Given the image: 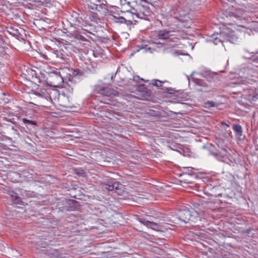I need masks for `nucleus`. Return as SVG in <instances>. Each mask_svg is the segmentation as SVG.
I'll list each match as a JSON object with an SVG mask.
<instances>
[{"mask_svg": "<svg viewBox=\"0 0 258 258\" xmlns=\"http://www.w3.org/2000/svg\"><path fill=\"white\" fill-rule=\"evenodd\" d=\"M199 219V214L197 212L185 208L180 210L178 213V219L185 223L191 222H195Z\"/></svg>", "mask_w": 258, "mask_h": 258, "instance_id": "obj_1", "label": "nucleus"}, {"mask_svg": "<svg viewBox=\"0 0 258 258\" xmlns=\"http://www.w3.org/2000/svg\"><path fill=\"white\" fill-rule=\"evenodd\" d=\"M30 99L29 103L37 106H43L47 100L43 94L37 93L32 94L30 95Z\"/></svg>", "mask_w": 258, "mask_h": 258, "instance_id": "obj_2", "label": "nucleus"}, {"mask_svg": "<svg viewBox=\"0 0 258 258\" xmlns=\"http://www.w3.org/2000/svg\"><path fill=\"white\" fill-rule=\"evenodd\" d=\"M97 93L101 95L108 96V97H115L119 95V93L115 90L108 87H102L99 89H96Z\"/></svg>", "mask_w": 258, "mask_h": 258, "instance_id": "obj_3", "label": "nucleus"}, {"mask_svg": "<svg viewBox=\"0 0 258 258\" xmlns=\"http://www.w3.org/2000/svg\"><path fill=\"white\" fill-rule=\"evenodd\" d=\"M48 80L50 82L49 85L53 87L58 86L62 81V79L60 76L55 73L50 74Z\"/></svg>", "mask_w": 258, "mask_h": 258, "instance_id": "obj_4", "label": "nucleus"}, {"mask_svg": "<svg viewBox=\"0 0 258 258\" xmlns=\"http://www.w3.org/2000/svg\"><path fill=\"white\" fill-rule=\"evenodd\" d=\"M139 220L140 222V223L143 224L146 226H150L153 229H155L157 230H160L159 225L155 222H151L149 220H147L144 219H139Z\"/></svg>", "mask_w": 258, "mask_h": 258, "instance_id": "obj_5", "label": "nucleus"}, {"mask_svg": "<svg viewBox=\"0 0 258 258\" xmlns=\"http://www.w3.org/2000/svg\"><path fill=\"white\" fill-rule=\"evenodd\" d=\"M157 37L160 39H166L169 38V32L166 30H162L158 32Z\"/></svg>", "mask_w": 258, "mask_h": 258, "instance_id": "obj_6", "label": "nucleus"}, {"mask_svg": "<svg viewBox=\"0 0 258 258\" xmlns=\"http://www.w3.org/2000/svg\"><path fill=\"white\" fill-rule=\"evenodd\" d=\"M215 204L216 202H213L212 201H204V202L202 203V205L204 206V207L211 210L215 209L216 208V207L215 206Z\"/></svg>", "mask_w": 258, "mask_h": 258, "instance_id": "obj_7", "label": "nucleus"}, {"mask_svg": "<svg viewBox=\"0 0 258 258\" xmlns=\"http://www.w3.org/2000/svg\"><path fill=\"white\" fill-rule=\"evenodd\" d=\"M9 195L14 200V202L15 204H19L21 200L20 198L17 196L16 193L13 191H10L8 192Z\"/></svg>", "mask_w": 258, "mask_h": 258, "instance_id": "obj_8", "label": "nucleus"}, {"mask_svg": "<svg viewBox=\"0 0 258 258\" xmlns=\"http://www.w3.org/2000/svg\"><path fill=\"white\" fill-rule=\"evenodd\" d=\"M54 57L56 58L64 59L66 58V55L63 54L61 50H56L53 53Z\"/></svg>", "mask_w": 258, "mask_h": 258, "instance_id": "obj_9", "label": "nucleus"}, {"mask_svg": "<svg viewBox=\"0 0 258 258\" xmlns=\"http://www.w3.org/2000/svg\"><path fill=\"white\" fill-rule=\"evenodd\" d=\"M139 11L140 13L142 14L143 16H146L149 15V11L148 9H145V7L143 6L139 7Z\"/></svg>", "mask_w": 258, "mask_h": 258, "instance_id": "obj_10", "label": "nucleus"}, {"mask_svg": "<svg viewBox=\"0 0 258 258\" xmlns=\"http://www.w3.org/2000/svg\"><path fill=\"white\" fill-rule=\"evenodd\" d=\"M234 131L239 135L241 136L242 134V131L241 126L238 124H235L233 126Z\"/></svg>", "mask_w": 258, "mask_h": 258, "instance_id": "obj_11", "label": "nucleus"}, {"mask_svg": "<svg viewBox=\"0 0 258 258\" xmlns=\"http://www.w3.org/2000/svg\"><path fill=\"white\" fill-rule=\"evenodd\" d=\"M22 120H23V122L26 125H32V126H35L36 125V123L33 121L29 120L26 118H23Z\"/></svg>", "mask_w": 258, "mask_h": 258, "instance_id": "obj_12", "label": "nucleus"}, {"mask_svg": "<svg viewBox=\"0 0 258 258\" xmlns=\"http://www.w3.org/2000/svg\"><path fill=\"white\" fill-rule=\"evenodd\" d=\"M153 82L152 83V84L154 86H157L158 88H161V87L162 86V84L163 83V82H161L157 80H154Z\"/></svg>", "mask_w": 258, "mask_h": 258, "instance_id": "obj_13", "label": "nucleus"}, {"mask_svg": "<svg viewBox=\"0 0 258 258\" xmlns=\"http://www.w3.org/2000/svg\"><path fill=\"white\" fill-rule=\"evenodd\" d=\"M206 107H212L215 106V103L213 101H208L205 103Z\"/></svg>", "mask_w": 258, "mask_h": 258, "instance_id": "obj_14", "label": "nucleus"}, {"mask_svg": "<svg viewBox=\"0 0 258 258\" xmlns=\"http://www.w3.org/2000/svg\"><path fill=\"white\" fill-rule=\"evenodd\" d=\"M112 186L114 187V190H118V188H119L120 186H121L122 185L120 184L119 182H115L112 184Z\"/></svg>", "mask_w": 258, "mask_h": 258, "instance_id": "obj_15", "label": "nucleus"}, {"mask_svg": "<svg viewBox=\"0 0 258 258\" xmlns=\"http://www.w3.org/2000/svg\"><path fill=\"white\" fill-rule=\"evenodd\" d=\"M116 19H117L115 20L116 22H119L121 23H125L126 22V20L122 17H119Z\"/></svg>", "mask_w": 258, "mask_h": 258, "instance_id": "obj_16", "label": "nucleus"}, {"mask_svg": "<svg viewBox=\"0 0 258 258\" xmlns=\"http://www.w3.org/2000/svg\"><path fill=\"white\" fill-rule=\"evenodd\" d=\"M6 161L7 160L5 158H0V168L2 167V165H4L5 166H7V165L5 164Z\"/></svg>", "mask_w": 258, "mask_h": 258, "instance_id": "obj_17", "label": "nucleus"}, {"mask_svg": "<svg viewBox=\"0 0 258 258\" xmlns=\"http://www.w3.org/2000/svg\"><path fill=\"white\" fill-rule=\"evenodd\" d=\"M222 41H223L220 38L218 37L215 38L213 40V42L215 44H218L219 42H221Z\"/></svg>", "mask_w": 258, "mask_h": 258, "instance_id": "obj_18", "label": "nucleus"}, {"mask_svg": "<svg viewBox=\"0 0 258 258\" xmlns=\"http://www.w3.org/2000/svg\"><path fill=\"white\" fill-rule=\"evenodd\" d=\"M75 37L78 39H80L82 41H85L86 40V38L84 36L79 34L76 35Z\"/></svg>", "mask_w": 258, "mask_h": 258, "instance_id": "obj_19", "label": "nucleus"}, {"mask_svg": "<svg viewBox=\"0 0 258 258\" xmlns=\"http://www.w3.org/2000/svg\"><path fill=\"white\" fill-rule=\"evenodd\" d=\"M105 188L107 189L109 191H112L114 190V187L112 186V184L111 185H106Z\"/></svg>", "mask_w": 258, "mask_h": 258, "instance_id": "obj_20", "label": "nucleus"}, {"mask_svg": "<svg viewBox=\"0 0 258 258\" xmlns=\"http://www.w3.org/2000/svg\"><path fill=\"white\" fill-rule=\"evenodd\" d=\"M40 2L43 3L49 4L51 2V0H40Z\"/></svg>", "mask_w": 258, "mask_h": 258, "instance_id": "obj_21", "label": "nucleus"}, {"mask_svg": "<svg viewBox=\"0 0 258 258\" xmlns=\"http://www.w3.org/2000/svg\"><path fill=\"white\" fill-rule=\"evenodd\" d=\"M200 85L203 86L204 87H207V85L205 83L201 82Z\"/></svg>", "mask_w": 258, "mask_h": 258, "instance_id": "obj_22", "label": "nucleus"}, {"mask_svg": "<svg viewBox=\"0 0 258 258\" xmlns=\"http://www.w3.org/2000/svg\"><path fill=\"white\" fill-rule=\"evenodd\" d=\"M25 142H26V143H27V144H30L29 143H28V142L27 140H25Z\"/></svg>", "mask_w": 258, "mask_h": 258, "instance_id": "obj_23", "label": "nucleus"}, {"mask_svg": "<svg viewBox=\"0 0 258 258\" xmlns=\"http://www.w3.org/2000/svg\"><path fill=\"white\" fill-rule=\"evenodd\" d=\"M74 72H79V70H76V71H75Z\"/></svg>", "mask_w": 258, "mask_h": 258, "instance_id": "obj_24", "label": "nucleus"}, {"mask_svg": "<svg viewBox=\"0 0 258 258\" xmlns=\"http://www.w3.org/2000/svg\"><path fill=\"white\" fill-rule=\"evenodd\" d=\"M14 173L15 174H17V175L18 174V173H17L16 172H14Z\"/></svg>", "mask_w": 258, "mask_h": 258, "instance_id": "obj_25", "label": "nucleus"}, {"mask_svg": "<svg viewBox=\"0 0 258 258\" xmlns=\"http://www.w3.org/2000/svg\"><path fill=\"white\" fill-rule=\"evenodd\" d=\"M221 196V194H219L218 195V196Z\"/></svg>", "mask_w": 258, "mask_h": 258, "instance_id": "obj_26", "label": "nucleus"}]
</instances>
